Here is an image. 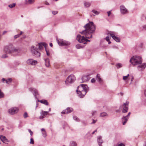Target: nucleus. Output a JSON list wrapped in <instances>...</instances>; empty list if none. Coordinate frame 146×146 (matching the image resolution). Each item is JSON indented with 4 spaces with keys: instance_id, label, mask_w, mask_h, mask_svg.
<instances>
[{
    "instance_id": "obj_53",
    "label": "nucleus",
    "mask_w": 146,
    "mask_h": 146,
    "mask_svg": "<svg viewBox=\"0 0 146 146\" xmlns=\"http://www.w3.org/2000/svg\"><path fill=\"white\" fill-rule=\"evenodd\" d=\"M107 13H108V16H109L110 15V14H111V11H108V12H107Z\"/></svg>"
},
{
    "instance_id": "obj_58",
    "label": "nucleus",
    "mask_w": 146,
    "mask_h": 146,
    "mask_svg": "<svg viewBox=\"0 0 146 146\" xmlns=\"http://www.w3.org/2000/svg\"><path fill=\"white\" fill-rule=\"evenodd\" d=\"M133 79H134L133 77V76H132V78H131V82L130 83V84H131V82L133 81Z\"/></svg>"
},
{
    "instance_id": "obj_33",
    "label": "nucleus",
    "mask_w": 146,
    "mask_h": 146,
    "mask_svg": "<svg viewBox=\"0 0 146 146\" xmlns=\"http://www.w3.org/2000/svg\"><path fill=\"white\" fill-rule=\"evenodd\" d=\"M107 114L105 112H102L100 114V116L101 117H104L107 115Z\"/></svg>"
},
{
    "instance_id": "obj_62",
    "label": "nucleus",
    "mask_w": 146,
    "mask_h": 146,
    "mask_svg": "<svg viewBox=\"0 0 146 146\" xmlns=\"http://www.w3.org/2000/svg\"><path fill=\"white\" fill-rule=\"evenodd\" d=\"M23 33V32L22 31H21L20 32V33L19 35L20 36Z\"/></svg>"
},
{
    "instance_id": "obj_31",
    "label": "nucleus",
    "mask_w": 146,
    "mask_h": 146,
    "mask_svg": "<svg viewBox=\"0 0 146 146\" xmlns=\"http://www.w3.org/2000/svg\"><path fill=\"white\" fill-rule=\"evenodd\" d=\"M76 145L77 143L75 142L74 141L70 142V146H76Z\"/></svg>"
},
{
    "instance_id": "obj_2",
    "label": "nucleus",
    "mask_w": 146,
    "mask_h": 146,
    "mask_svg": "<svg viewBox=\"0 0 146 146\" xmlns=\"http://www.w3.org/2000/svg\"><path fill=\"white\" fill-rule=\"evenodd\" d=\"M4 51L6 54H11L14 56L18 55L20 50L19 48H15L11 44L5 46Z\"/></svg>"
},
{
    "instance_id": "obj_48",
    "label": "nucleus",
    "mask_w": 146,
    "mask_h": 146,
    "mask_svg": "<svg viewBox=\"0 0 146 146\" xmlns=\"http://www.w3.org/2000/svg\"><path fill=\"white\" fill-rule=\"evenodd\" d=\"M19 36H20V35L19 34L17 35H15L14 36V38L15 39H16V38H17L19 37Z\"/></svg>"
},
{
    "instance_id": "obj_63",
    "label": "nucleus",
    "mask_w": 146,
    "mask_h": 146,
    "mask_svg": "<svg viewBox=\"0 0 146 146\" xmlns=\"http://www.w3.org/2000/svg\"><path fill=\"white\" fill-rule=\"evenodd\" d=\"M97 131V130H95L94 131H93L92 133V134H94V133H95V132H96Z\"/></svg>"
},
{
    "instance_id": "obj_3",
    "label": "nucleus",
    "mask_w": 146,
    "mask_h": 146,
    "mask_svg": "<svg viewBox=\"0 0 146 146\" xmlns=\"http://www.w3.org/2000/svg\"><path fill=\"white\" fill-rule=\"evenodd\" d=\"M88 91L87 86L84 84L80 85L78 87L76 90L78 96L80 98H83Z\"/></svg>"
},
{
    "instance_id": "obj_59",
    "label": "nucleus",
    "mask_w": 146,
    "mask_h": 146,
    "mask_svg": "<svg viewBox=\"0 0 146 146\" xmlns=\"http://www.w3.org/2000/svg\"><path fill=\"white\" fill-rule=\"evenodd\" d=\"M7 33V31H4L3 32V34L4 35L5 34V33Z\"/></svg>"
},
{
    "instance_id": "obj_9",
    "label": "nucleus",
    "mask_w": 146,
    "mask_h": 146,
    "mask_svg": "<svg viewBox=\"0 0 146 146\" xmlns=\"http://www.w3.org/2000/svg\"><path fill=\"white\" fill-rule=\"evenodd\" d=\"M129 102H126L125 103H124L123 104L122 106H121L120 108H121V107L123 108L122 112L123 113H125L128 111V104Z\"/></svg>"
},
{
    "instance_id": "obj_60",
    "label": "nucleus",
    "mask_w": 146,
    "mask_h": 146,
    "mask_svg": "<svg viewBox=\"0 0 146 146\" xmlns=\"http://www.w3.org/2000/svg\"><path fill=\"white\" fill-rule=\"evenodd\" d=\"M49 45L51 47H52L53 46V44L52 43H50L49 44Z\"/></svg>"
},
{
    "instance_id": "obj_10",
    "label": "nucleus",
    "mask_w": 146,
    "mask_h": 146,
    "mask_svg": "<svg viewBox=\"0 0 146 146\" xmlns=\"http://www.w3.org/2000/svg\"><path fill=\"white\" fill-rule=\"evenodd\" d=\"M29 91L33 93L35 98L37 99V95H39L38 90L36 89L33 88H29Z\"/></svg>"
},
{
    "instance_id": "obj_13",
    "label": "nucleus",
    "mask_w": 146,
    "mask_h": 146,
    "mask_svg": "<svg viewBox=\"0 0 146 146\" xmlns=\"http://www.w3.org/2000/svg\"><path fill=\"white\" fill-rule=\"evenodd\" d=\"M27 63L29 65H34L37 63V62L36 60H34L33 59H29L27 60Z\"/></svg>"
},
{
    "instance_id": "obj_64",
    "label": "nucleus",
    "mask_w": 146,
    "mask_h": 146,
    "mask_svg": "<svg viewBox=\"0 0 146 146\" xmlns=\"http://www.w3.org/2000/svg\"><path fill=\"white\" fill-rule=\"evenodd\" d=\"M45 4L47 5H49V3L47 2H46L45 3Z\"/></svg>"
},
{
    "instance_id": "obj_17",
    "label": "nucleus",
    "mask_w": 146,
    "mask_h": 146,
    "mask_svg": "<svg viewBox=\"0 0 146 146\" xmlns=\"http://www.w3.org/2000/svg\"><path fill=\"white\" fill-rule=\"evenodd\" d=\"M130 114L131 112H129L126 116H123L122 118V119L123 120H124V121L123 122V125H125L126 123L127 122L128 120V118L129 117Z\"/></svg>"
},
{
    "instance_id": "obj_1",
    "label": "nucleus",
    "mask_w": 146,
    "mask_h": 146,
    "mask_svg": "<svg viewBox=\"0 0 146 146\" xmlns=\"http://www.w3.org/2000/svg\"><path fill=\"white\" fill-rule=\"evenodd\" d=\"M85 29L82 31L80 33L85 35L87 38H90L92 37V33H94L96 29L95 25L92 22H90L84 26Z\"/></svg>"
},
{
    "instance_id": "obj_52",
    "label": "nucleus",
    "mask_w": 146,
    "mask_h": 146,
    "mask_svg": "<svg viewBox=\"0 0 146 146\" xmlns=\"http://www.w3.org/2000/svg\"><path fill=\"white\" fill-rule=\"evenodd\" d=\"M96 111H95L92 112V115H94V114L96 113Z\"/></svg>"
},
{
    "instance_id": "obj_15",
    "label": "nucleus",
    "mask_w": 146,
    "mask_h": 146,
    "mask_svg": "<svg viewBox=\"0 0 146 146\" xmlns=\"http://www.w3.org/2000/svg\"><path fill=\"white\" fill-rule=\"evenodd\" d=\"M130 114L131 112H129L126 116H123L122 118V119L123 120H124V121L123 122V125H125L126 123L127 122L128 120V118L129 117Z\"/></svg>"
},
{
    "instance_id": "obj_5",
    "label": "nucleus",
    "mask_w": 146,
    "mask_h": 146,
    "mask_svg": "<svg viewBox=\"0 0 146 146\" xmlns=\"http://www.w3.org/2000/svg\"><path fill=\"white\" fill-rule=\"evenodd\" d=\"M31 51L33 55L36 57H38L40 56V53L38 51V49L35 46H33L31 48Z\"/></svg>"
},
{
    "instance_id": "obj_54",
    "label": "nucleus",
    "mask_w": 146,
    "mask_h": 146,
    "mask_svg": "<svg viewBox=\"0 0 146 146\" xmlns=\"http://www.w3.org/2000/svg\"><path fill=\"white\" fill-rule=\"evenodd\" d=\"M96 120H95L94 119H92V123H95L96 122Z\"/></svg>"
},
{
    "instance_id": "obj_43",
    "label": "nucleus",
    "mask_w": 146,
    "mask_h": 146,
    "mask_svg": "<svg viewBox=\"0 0 146 146\" xmlns=\"http://www.w3.org/2000/svg\"><path fill=\"white\" fill-rule=\"evenodd\" d=\"M24 117V118H25L27 117H28V114L27 112H25L24 115H23Z\"/></svg>"
},
{
    "instance_id": "obj_24",
    "label": "nucleus",
    "mask_w": 146,
    "mask_h": 146,
    "mask_svg": "<svg viewBox=\"0 0 146 146\" xmlns=\"http://www.w3.org/2000/svg\"><path fill=\"white\" fill-rule=\"evenodd\" d=\"M38 102H40L41 103L44 104L46 105H48V102L46 100H38Z\"/></svg>"
},
{
    "instance_id": "obj_20",
    "label": "nucleus",
    "mask_w": 146,
    "mask_h": 146,
    "mask_svg": "<svg viewBox=\"0 0 146 146\" xmlns=\"http://www.w3.org/2000/svg\"><path fill=\"white\" fill-rule=\"evenodd\" d=\"M90 79V76L89 75H87L83 76L82 78V82H84L88 81Z\"/></svg>"
},
{
    "instance_id": "obj_28",
    "label": "nucleus",
    "mask_w": 146,
    "mask_h": 146,
    "mask_svg": "<svg viewBox=\"0 0 146 146\" xmlns=\"http://www.w3.org/2000/svg\"><path fill=\"white\" fill-rule=\"evenodd\" d=\"M48 113V111H44L42 110L41 111L40 114H41L42 115H43L44 116L47 115Z\"/></svg>"
},
{
    "instance_id": "obj_61",
    "label": "nucleus",
    "mask_w": 146,
    "mask_h": 146,
    "mask_svg": "<svg viewBox=\"0 0 146 146\" xmlns=\"http://www.w3.org/2000/svg\"><path fill=\"white\" fill-rule=\"evenodd\" d=\"M144 94L145 96L146 97V89L144 91Z\"/></svg>"
},
{
    "instance_id": "obj_37",
    "label": "nucleus",
    "mask_w": 146,
    "mask_h": 146,
    "mask_svg": "<svg viewBox=\"0 0 146 146\" xmlns=\"http://www.w3.org/2000/svg\"><path fill=\"white\" fill-rule=\"evenodd\" d=\"M15 5H16V3H13L12 4H10V5H9V7L11 8H12L13 7H15Z\"/></svg>"
},
{
    "instance_id": "obj_21",
    "label": "nucleus",
    "mask_w": 146,
    "mask_h": 146,
    "mask_svg": "<svg viewBox=\"0 0 146 146\" xmlns=\"http://www.w3.org/2000/svg\"><path fill=\"white\" fill-rule=\"evenodd\" d=\"M0 139L4 143H6L9 142L8 140L5 136L0 135Z\"/></svg>"
},
{
    "instance_id": "obj_6",
    "label": "nucleus",
    "mask_w": 146,
    "mask_h": 146,
    "mask_svg": "<svg viewBox=\"0 0 146 146\" xmlns=\"http://www.w3.org/2000/svg\"><path fill=\"white\" fill-rule=\"evenodd\" d=\"M76 39L79 42L82 43L84 44H86L87 41H90L89 40L86 38L85 36H82L80 35H78L77 36Z\"/></svg>"
},
{
    "instance_id": "obj_26",
    "label": "nucleus",
    "mask_w": 146,
    "mask_h": 146,
    "mask_svg": "<svg viewBox=\"0 0 146 146\" xmlns=\"http://www.w3.org/2000/svg\"><path fill=\"white\" fill-rule=\"evenodd\" d=\"M34 0H25V4H31L33 3Z\"/></svg>"
},
{
    "instance_id": "obj_42",
    "label": "nucleus",
    "mask_w": 146,
    "mask_h": 146,
    "mask_svg": "<svg viewBox=\"0 0 146 146\" xmlns=\"http://www.w3.org/2000/svg\"><path fill=\"white\" fill-rule=\"evenodd\" d=\"M30 140L31 141L30 142V143L32 144H34V143L33 139L32 138H31V139Z\"/></svg>"
},
{
    "instance_id": "obj_57",
    "label": "nucleus",
    "mask_w": 146,
    "mask_h": 146,
    "mask_svg": "<svg viewBox=\"0 0 146 146\" xmlns=\"http://www.w3.org/2000/svg\"><path fill=\"white\" fill-rule=\"evenodd\" d=\"M143 28L144 29L146 30V25L143 26Z\"/></svg>"
},
{
    "instance_id": "obj_56",
    "label": "nucleus",
    "mask_w": 146,
    "mask_h": 146,
    "mask_svg": "<svg viewBox=\"0 0 146 146\" xmlns=\"http://www.w3.org/2000/svg\"><path fill=\"white\" fill-rule=\"evenodd\" d=\"M41 131L42 132L44 131H45V129L44 128H42V129H41Z\"/></svg>"
},
{
    "instance_id": "obj_22",
    "label": "nucleus",
    "mask_w": 146,
    "mask_h": 146,
    "mask_svg": "<svg viewBox=\"0 0 146 146\" xmlns=\"http://www.w3.org/2000/svg\"><path fill=\"white\" fill-rule=\"evenodd\" d=\"M146 67V63L143 64L142 65L138 66H137V68L139 70H144L145 67Z\"/></svg>"
},
{
    "instance_id": "obj_29",
    "label": "nucleus",
    "mask_w": 146,
    "mask_h": 146,
    "mask_svg": "<svg viewBox=\"0 0 146 146\" xmlns=\"http://www.w3.org/2000/svg\"><path fill=\"white\" fill-rule=\"evenodd\" d=\"M84 6L86 7H89L91 5L90 3L87 2H84Z\"/></svg>"
},
{
    "instance_id": "obj_12",
    "label": "nucleus",
    "mask_w": 146,
    "mask_h": 146,
    "mask_svg": "<svg viewBox=\"0 0 146 146\" xmlns=\"http://www.w3.org/2000/svg\"><path fill=\"white\" fill-rule=\"evenodd\" d=\"M120 12L122 14L124 15L128 13V10L124 5H121L120 6Z\"/></svg>"
},
{
    "instance_id": "obj_4",
    "label": "nucleus",
    "mask_w": 146,
    "mask_h": 146,
    "mask_svg": "<svg viewBox=\"0 0 146 146\" xmlns=\"http://www.w3.org/2000/svg\"><path fill=\"white\" fill-rule=\"evenodd\" d=\"M142 62L141 57L137 56H133L131 58L130 60V62L133 65L141 64Z\"/></svg>"
},
{
    "instance_id": "obj_18",
    "label": "nucleus",
    "mask_w": 146,
    "mask_h": 146,
    "mask_svg": "<svg viewBox=\"0 0 146 146\" xmlns=\"http://www.w3.org/2000/svg\"><path fill=\"white\" fill-rule=\"evenodd\" d=\"M73 111L72 109L70 108H67L66 110H63L62 112L61 113L62 114L69 113L72 112Z\"/></svg>"
},
{
    "instance_id": "obj_8",
    "label": "nucleus",
    "mask_w": 146,
    "mask_h": 146,
    "mask_svg": "<svg viewBox=\"0 0 146 146\" xmlns=\"http://www.w3.org/2000/svg\"><path fill=\"white\" fill-rule=\"evenodd\" d=\"M75 80V77L73 75H70L67 77L65 83L66 84H69L72 83H73Z\"/></svg>"
},
{
    "instance_id": "obj_27",
    "label": "nucleus",
    "mask_w": 146,
    "mask_h": 146,
    "mask_svg": "<svg viewBox=\"0 0 146 146\" xmlns=\"http://www.w3.org/2000/svg\"><path fill=\"white\" fill-rule=\"evenodd\" d=\"M96 79L98 80L100 83H101L102 82V80L100 78V75L98 74L96 76Z\"/></svg>"
},
{
    "instance_id": "obj_41",
    "label": "nucleus",
    "mask_w": 146,
    "mask_h": 146,
    "mask_svg": "<svg viewBox=\"0 0 146 146\" xmlns=\"http://www.w3.org/2000/svg\"><path fill=\"white\" fill-rule=\"evenodd\" d=\"M42 133L43 136L44 137H46V136L47 135V134H46V131H44L42 132Z\"/></svg>"
},
{
    "instance_id": "obj_30",
    "label": "nucleus",
    "mask_w": 146,
    "mask_h": 146,
    "mask_svg": "<svg viewBox=\"0 0 146 146\" xmlns=\"http://www.w3.org/2000/svg\"><path fill=\"white\" fill-rule=\"evenodd\" d=\"M12 81V79L11 78H8L6 80V83L7 84H9L11 83Z\"/></svg>"
},
{
    "instance_id": "obj_25",
    "label": "nucleus",
    "mask_w": 146,
    "mask_h": 146,
    "mask_svg": "<svg viewBox=\"0 0 146 146\" xmlns=\"http://www.w3.org/2000/svg\"><path fill=\"white\" fill-rule=\"evenodd\" d=\"M45 61V65L47 67H49V59L48 58L44 59Z\"/></svg>"
},
{
    "instance_id": "obj_14",
    "label": "nucleus",
    "mask_w": 146,
    "mask_h": 146,
    "mask_svg": "<svg viewBox=\"0 0 146 146\" xmlns=\"http://www.w3.org/2000/svg\"><path fill=\"white\" fill-rule=\"evenodd\" d=\"M18 109L17 108L14 107L9 109L8 110V112L11 114L13 115L17 113L18 111Z\"/></svg>"
},
{
    "instance_id": "obj_32",
    "label": "nucleus",
    "mask_w": 146,
    "mask_h": 146,
    "mask_svg": "<svg viewBox=\"0 0 146 146\" xmlns=\"http://www.w3.org/2000/svg\"><path fill=\"white\" fill-rule=\"evenodd\" d=\"M116 66L117 67V68H119L122 67V65L121 63H118L116 65Z\"/></svg>"
},
{
    "instance_id": "obj_36",
    "label": "nucleus",
    "mask_w": 146,
    "mask_h": 146,
    "mask_svg": "<svg viewBox=\"0 0 146 146\" xmlns=\"http://www.w3.org/2000/svg\"><path fill=\"white\" fill-rule=\"evenodd\" d=\"M129 76V74H128L127 76H123V79L124 80H126Z\"/></svg>"
},
{
    "instance_id": "obj_23",
    "label": "nucleus",
    "mask_w": 146,
    "mask_h": 146,
    "mask_svg": "<svg viewBox=\"0 0 146 146\" xmlns=\"http://www.w3.org/2000/svg\"><path fill=\"white\" fill-rule=\"evenodd\" d=\"M46 44L45 43H43L42 44L39 43L38 44V47L39 50H41L43 48V46L45 48H46Z\"/></svg>"
},
{
    "instance_id": "obj_45",
    "label": "nucleus",
    "mask_w": 146,
    "mask_h": 146,
    "mask_svg": "<svg viewBox=\"0 0 146 146\" xmlns=\"http://www.w3.org/2000/svg\"><path fill=\"white\" fill-rule=\"evenodd\" d=\"M8 56L7 54H5L2 56L1 57L3 58H6Z\"/></svg>"
},
{
    "instance_id": "obj_34",
    "label": "nucleus",
    "mask_w": 146,
    "mask_h": 146,
    "mask_svg": "<svg viewBox=\"0 0 146 146\" xmlns=\"http://www.w3.org/2000/svg\"><path fill=\"white\" fill-rule=\"evenodd\" d=\"M4 96V94L3 92L1 91L0 89V98H3Z\"/></svg>"
},
{
    "instance_id": "obj_38",
    "label": "nucleus",
    "mask_w": 146,
    "mask_h": 146,
    "mask_svg": "<svg viewBox=\"0 0 146 146\" xmlns=\"http://www.w3.org/2000/svg\"><path fill=\"white\" fill-rule=\"evenodd\" d=\"M73 118L74 120L76 121H80L79 119L76 116H74L73 117Z\"/></svg>"
},
{
    "instance_id": "obj_46",
    "label": "nucleus",
    "mask_w": 146,
    "mask_h": 146,
    "mask_svg": "<svg viewBox=\"0 0 146 146\" xmlns=\"http://www.w3.org/2000/svg\"><path fill=\"white\" fill-rule=\"evenodd\" d=\"M52 13L53 14L55 15L58 13V12L57 11H52Z\"/></svg>"
},
{
    "instance_id": "obj_35",
    "label": "nucleus",
    "mask_w": 146,
    "mask_h": 146,
    "mask_svg": "<svg viewBox=\"0 0 146 146\" xmlns=\"http://www.w3.org/2000/svg\"><path fill=\"white\" fill-rule=\"evenodd\" d=\"M105 39L107 41H108V42L109 44H110L111 42L110 41V39H109V36H106L105 38Z\"/></svg>"
},
{
    "instance_id": "obj_40",
    "label": "nucleus",
    "mask_w": 146,
    "mask_h": 146,
    "mask_svg": "<svg viewBox=\"0 0 146 146\" xmlns=\"http://www.w3.org/2000/svg\"><path fill=\"white\" fill-rule=\"evenodd\" d=\"M76 48L77 49H80L82 47L80 44H78L76 46Z\"/></svg>"
},
{
    "instance_id": "obj_11",
    "label": "nucleus",
    "mask_w": 146,
    "mask_h": 146,
    "mask_svg": "<svg viewBox=\"0 0 146 146\" xmlns=\"http://www.w3.org/2000/svg\"><path fill=\"white\" fill-rule=\"evenodd\" d=\"M108 35H110L111 36L112 38L114 39L115 40L116 42H119L120 41V38L116 36L113 32H110L109 33H108Z\"/></svg>"
},
{
    "instance_id": "obj_49",
    "label": "nucleus",
    "mask_w": 146,
    "mask_h": 146,
    "mask_svg": "<svg viewBox=\"0 0 146 146\" xmlns=\"http://www.w3.org/2000/svg\"><path fill=\"white\" fill-rule=\"evenodd\" d=\"M95 79L94 78L92 79L91 80V82L92 83H94L95 82Z\"/></svg>"
},
{
    "instance_id": "obj_50",
    "label": "nucleus",
    "mask_w": 146,
    "mask_h": 146,
    "mask_svg": "<svg viewBox=\"0 0 146 146\" xmlns=\"http://www.w3.org/2000/svg\"><path fill=\"white\" fill-rule=\"evenodd\" d=\"M44 117V116H43V115H42V114H41L40 116V119H42Z\"/></svg>"
},
{
    "instance_id": "obj_44",
    "label": "nucleus",
    "mask_w": 146,
    "mask_h": 146,
    "mask_svg": "<svg viewBox=\"0 0 146 146\" xmlns=\"http://www.w3.org/2000/svg\"><path fill=\"white\" fill-rule=\"evenodd\" d=\"M45 50H46V52L47 55L48 56H49L50 55V53H49V51L48 50H47L46 49V48H45Z\"/></svg>"
},
{
    "instance_id": "obj_16",
    "label": "nucleus",
    "mask_w": 146,
    "mask_h": 146,
    "mask_svg": "<svg viewBox=\"0 0 146 146\" xmlns=\"http://www.w3.org/2000/svg\"><path fill=\"white\" fill-rule=\"evenodd\" d=\"M130 114L131 112H129L126 116H123L122 118V119L123 120H124V121L123 122V125H125L126 123L127 122L128 120V118L129 117Z\"/></svg>"
},
{
    "instance_id": "obj_47",
    "label": "nucleus",
    "mask_w": 146,
    "mask_h": 146,
    "mask_svg": "<svg viewBox=\"0 0 146 146\" xmlns=\"http://www.w3.org/2000/svg\"><path fill=\"white\" fill-rule=\"evenodd\" d=\"M116 146H125V145L122 143H121L118 144Z\"/></svg>"
},
{
    "instance_id": "obj_51",
    "label": "nucleus",
    "mask_w": 146,
    "mask_h": 146,
    "mask_svg": "<svg viewBox=\"0 0 146 146\" xmlns=\"http://www.w3.org/2000/svg\"><path fill=\"white\" fill-rule=\"evenodd\" d=\"M29 132L30 133V134L31 136L33 135V132L31 131V130L30 129H29L28 130Z\"/></svg>"
},
{
    "instance_id": "obj_19",
    "label": "nucleus",
    "mask_w": 146,
    "mask_h": 146,
    "mask_svg": "<svg viewBox=\"0 0 146 146\" xmlns=\"http://www.w3.org/2000/svg\"><path fill=\"white\" fill-rule=\"evenodd\" d=\"M97 141L99 146H102V143H103V141L101 136H98Z\"/></svg>"
},
{
    "instance_id": "obj_55",
    "label": "nucleus",
    "mask_w": 146,
    "mask_h": 146,
    "mask_svg": "<svg viewBox=\"0 0 146 146\" xmlns=\"http://www.w3.org/2000/svg\"><path fill=\"white\" fill-rule=\"evenodd\" d=\"M2 81L3 82H4L5 81V82H6V80H5L4 78H2Z\"/></svg>"
},
{
    "instance_id": "obj_39",
    "label": "nucleus",
    "mask_w": 146,
    "mask_h": 146,
    "mask_svg": "<svg viewBox=\"0 0 146 146\" xmlns=\"http://www.w3.org/2000/svg\"><path fill=\"white\" fill-rule=\"evenodd\" d=\"M92 12L93 13L95 14L96 15H98L99 14V13L97 11L95 10H92Z\"/></svg>"
},
{
    "instance_id": "obj_7",
    "label": "nucleus",
    "mask_w": 146,
    "mask_h": 146,
    "mask_svg": "<svg viewBox=\"0 0 146 146\" xmlns=\"http://www.w3.org/2000/svg\"><path fill=\"white\" fill-rule=\"evenodd\" d=\"M57 41L58 44L60 46H68L70 44L69 42L62 39H57Z\"/></svg>"
}]
</instances>
